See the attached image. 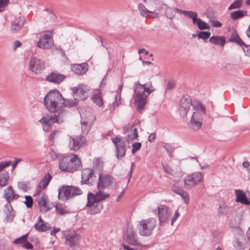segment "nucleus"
<instances>
[{"mask_svg": "<svg viewBox=\"0 0 250 250\" xmlns=\"http://www.w3.org/2000/svg\"><path fill=\"white\" fill-rule=\"evenodd\" d=\"M99 175V182L97 188L99 190L95 194L89 192L87 195V202L86 207L88 208L87 213L90 215L97 214L100 212L103 208V205L100 203L110 195L104 193L102 190L108 188L113 182V177L107 174H103V172L98 174Z\"/></svg>", "mask_w": 250, "mask_h": 250, "instance_id": "f257e3e1", "label": "nucleus"}, {"mask_svg": "<svg viewBox=\"0 0 250 250\" xmlns=\"http://www.w3.org/2000/svg\"><path fill=\"white\" fill-rule=\"evenodd\" d=\"M43 104L45 108L50 112L65 117L67 112L63 110L65 106L73 107V103L67 104L61 93L57 89L50 91L44 97Z\"/></svg>", "mask_w": 250, "mask_h": 250, "instance_id": "f03ea898", "label": "nucleus"}, {"mask_svg": "<svg viewBox=\"0 0 250 250\" xmlns=\"http://www.w3.org/2000/svg\"><path fill=\"white\" fill-rule=\"evenodd\" d=\"M59 167L62 171L74 172L82 167L81 160L76 154L65 156L59 161Z\"/></svg>", "mask_w": 250, "mask_h": 250, "instance_id": "7ed1b4c3", "label": "nucleus"}, {"mask_svg": "<svg viewBox=\"0 0 250 250\" xmlns=\"http://www.w3.org/2000/svg\"><path fill=\"white\" fill-rule=\"evenodd\" d=\"M134 94L133 97L137 110H141L146 104V99L150 93H147L145 85H143L137 81L134 84Z\"/></svg>", "mask_w": 250, "mask_h": 250, "instance_id": "20e7f679", "label": "nucleus"}, {"mask_svg": "<svg viewBox=\"0 0 250 250\" xmlns=\"http://www.w3.org/2000/svg\"><path fill=\"white\" fill-rule=\"evenodd\" d=\"M156 224L157 221L154 218L142 220L139 222L137 227L139 234L146 237L151 235Z\"/></svg>", "mask_w": 250, "mask_h": 250, "instance_id": "39448f33", "label": "nucleus"}, {"mask_svg": "<svg viewBox=\"0 0 250 250\" xmlns=\"http://www.w3.org/2000/svg\"><path fill=\"white\" fill-rule=\"evenodd\" d=\"M64 117L58 115L56 114L54 116L44 115L39 121L42 126V128L44 131H49L52 128L53 124L58 123L59 124L63 121Z\"/></svg>", "mask_w": 250, "mask_h": 250, "instance_id": "423d86ee", "label": "nucleus"}, {"mask_svg": "<svg viewBox=\"0 0 250 250\" xmlns=\"http://www.w3.org/2000/svg\"><path fill=\"white\" fill-rule=\"evenodd\" d=\"M111 140L115 145L117 157L118 159L123 158L125 156L126 151L125 140L120 135H118L115 138H112Z\"/></svg>", "mask_w": 250, "mask_h": 250, "instance_id": "0eeeda50", "label": "nucleus"}, {"mask_svg": "<svg viewBox=\"0 0 250 250\" xmlns=\"http://www.w3.org/2000/svg\"><path fill=\"white\" fill-rule=\"evenodd\" d=\"M203 175L201 172H195L188 175L184 179V183L187 189H191L197 185L202 180Z\"/></svg>", "mask_w": 250, "mask_h": 250, "instance_id": "6e6552de", "label": "nucleus"}, {"mask_svg": "<svg viewBox=\"0 0 250 250\" xmlns=\"http://www.w3.org/2000/svg\"><path fill=\"white\" fill-rule=\"evenodd\" d=\"M96 171L89 168L83 169L81 173V184H86L89 186H92L95 182V178L96 177Z\"/></svg>", "mask_w": 250, "mask_h": 250, "instance_id": "1a4fd4ad", "label": "nucleus"}, {"mask_svg": "<svg viewBox=\"0 0 250 250\" xmlns=\"http://www.w3.org/2000/svg\"><path fill=\"white\" fill-rule=\"evenodd\" d=\"M159 222L163 226L167 221L171 215V209L166 205H160L157 208Z\"/></svg>", "mask_w": 250, "mask_h": 250, "instance_id": "9d476101", "label": "nucleus"}, {"mask_svg": "<svg viewBox=\"0 0 250 250\" xmlns=\"http://www.w3.org/2000/svg\"><path fill=\"white\" fill-rule=\"evenodd\" d=\"M86 138L84 136L80 135L75 137H70L69 147L70 150L77 151L85 143Z\"/></svg>", "mask_w": 250, "mask_h": 250, "instance_id": "9b49d317", "label": "nucleus"}, {"mask_svg": "<svg viewBox=\"0 0 250 250\" xmlns=\"http://www.w3.org/2000/svg\"><path fill=\"white\" fill-rule=\"evenodd\" d=\"M202 121L203 118L201 113L198 111L194 112L188 123V126L192 130L197 131L201 128Z\"/></svg>", "mask_w": 250, "mask_h": 250, "instance_id": "f8f14e48", "label": "nucleus"}, {"mask_svg": "<svg viewBox=\"0 0 250 250\" xmlns=\"http://www.w3.org/2000/svg\"><path fill=\"white\" fill-rule=\"evenodd\" d=\"M30 70L35 73H40L44 69V63L43 61L36 57H33L29 62Z\"/></svg>", "mask_w": 250, "mask_h": 250, "instance_id": "ddd939ff", "label": "nucleus"}, {"mask_svg": "<svg viewBox=\"0 0 250 250\" xmlns=\"http://www.w3.org/2000/svg\"><path fill=\"white\" fill-rule=\"evenodd\" d=\"M51 34H45L42 35L37 43V46L41 48L48 49L50 48L53 43Z\"/></svg>", "mask_w": 250, "mask_h": 250, "instance_id": "4468645a", "label": "nucleus"}, {"mask_svg": "<svg viewBox=\"0 0 250 250\" xmlns=\"http://www.w3.org/2000/svg\"><path fill=\"white\" fill-rule=\"evenodd\" d=\"M125 238L127 243L131 245L140 246L141 243L137 241L136 234L132 228H127L125 234Z\"/></svg>", "mask_w": 250, "mask_h": 250, "instance_id": "2eb2a0df", "label": "nucleus"}, {"mask_svg": "<svg viewBox=\"0 0 250 250\" xmlns=\"http://www.w3.org/2000/svg\"><path fill=\"white\" fill-rule=\"evenodd\" d=\"M63 234L66 239L65 243L70 246H74L79 243L80 236L75 231L64 232Z\"/></svg>", "mask_w": 250, "mask_h": 250, "instance_id": "dca6fc26", "label": "nucleus"}, {"mask_svg": "<svg viewBox=\"0 0 250 250\" xmlns=\"http://www.w3.org/2000/svg\"><path fill=\"white\" fill-rule=\"evenodd\" d=\"M72 186H63L59 190L58 197L59 199L65 201L72 197Z\"/></svg>", "mask_w": 250, "mask_h": 250, "instance_id": "f3484780", "label": "nucleus"}, {"mask_svg": "<svg viewBox=\"0 0 250 250\" xmlns=\"http://www.w3.org/2000/svg\"><path fill=\"white\" fill-rule=\"evenodd\" d=\"M89 89L87 86L80 85L79 87H74V95L82 100L86 99L88 97Z\"/></svg>", "mask_w": 250, "mask_h": 250, "instance_id": "a211bd4d", "label": "nucleus"}, {"mask_svg": "<svg viewBox=\"0 0 250 250\" xmlns=\"http://www.w3.org/2000/svg\"><path fill=\"white\" fill-rule=\"evenodd\" d=\"M65 78L66 76L64 75L60 74L57 71H53L46 76L45 80L55 84H60Z\"/></svg>", "mask_w": 250, "mask_h": 250, "instance_id": "6ab92c4d", "label": "nucleus"}, {"mask_svg": "<svg viewBox=\"0 0 250 250\" xmlns=\"http://www.w3.org/2000/svg\"><path fill=\"white\" fill-rule=\"evenodd\" d=\"M4 197L7 202V204H10V202L14 200H17L19 195L15 194L14 192L12 186H9L8 188H5L4 190Z\"/></svg>", "mask_w": 250, "mask_h": 250, "instance_id": "aec40b11", "label": "nucleus"}, {"mask_svg": "<svg viewBox=\"0 0 250 250\" xmlns=\"http://www.w3.org/2000/svg\"><path fill=\"white\" fill-rule=\"evenodd\" d=\"M23 17H15L12 21L11 30L13 33L18 31L23 26L24 22Z\"/></svg>", "mask_w": 250, "mask_h": 250, "instance_id": "412c9836", "label": "nucleus"}, {"mask_svg": "<svg viewBox=\"0 0 250 250\" xmlns=\"http://www.w3.org/2000/svg\"><path fill=\"white\" fill-rule=\"evenodd\" d=\"M236 196V201L246 205H250V201L247 198L246 193L241 189H237L235 191Z\"/></svg>", "mask_w": 250, "mask_h": 250, "instance_id": "4be33fe9", "label": "nucleus"}, {"mask_svg": "<svg viewBox=\"0 0 250 250\" xmlns=\"http://www.w3.org/2000/svg\"><path fill=\"white\" fill-rule=\"evenodd\" d=\"M167 13H170L173 16L175 15H184V16H197L196 12L189 11H185L179 9L178 8H169L167 9Z\"/></svg>", "mask_w": 250, "mask_h": 250, "instance_id": "5701e85b", "label": "nucleus"}, {"mask_svg": "<svg viewBox=\"0 0 250 250\" xmlns=\"http://www.w3.org/2000/svg\"><path fill=\"white\" fill-rule=\"evenodd\" d=\"M192 101L190 98L188 96V98L183 97L181 100L180 110L183 111L185 115H187L188 111L191 105Z\"/></svg>", "mask_w": 250, "mask_h": 250, "instance_id": "b1692460", "label": "nucleus"}, {"mask_svg": "<svg viewBox=\"0 0 250 250\" xmlns=\"http://www.w3.org/2000/svg\"><path fill=\"white\" fill-rule=\"evenodd\" d=\"M209 42L216 45L223 47L226 43V38L223 36H212L209 38Z\"/></svg>", "mask_w": 250, "mask_h": 250, "instance_id": "393cba45", "label": "nucleus"}, {"mask_svg": "<svg viewBox=\"0 0 250 250\" xmlns=\"http://www.w3.org/2000/svg\"><path fill=\"white\" fill-rule=\"evenodd\" d=\"M87 70L86 63L75 64L72 66V70L75 74L78 75H83L84 74Z\"/></svg>", "mask_w": 250, "mask_h": 250, "instance_id": "a878e982", "label": "nucleus"}, {"mask_svg": "<svg viewBox=\"0 0 250 250\" xmlns=\"http://www.w3.org/2000/svg\"><path fill=\"white\" fill-rule=\"evenodd\" d=\"M228 41L235 43L239 46L246 45V43L241 40L236 31H234L232 32Z\"/></svg>", "mask_w": 250, "mask_h": 250, "instance_id": "bb28decb", "label": "nucleus"}, {"mask_svg": "<svg viewBox=\"0 0 250 250\" xmlns=\"http://www.w3.org/2000/svg\"><path fill=\"white\" fill-rule=\"evenodd\" d=\"M51 179V175L49 173H46L44 175L43 179L38 184V188H39V190H42V189L45 188L48 185Z\"/></svg>", "mask_w": 250, "mask_h": 250, "instance_id": "cd10ccee", "label": "nucleus"}, {"mask_svg": "<svg viewBox=\"0 0 250 250\" xmlns=\"http://www.w3.org/2000/svg\"><path fill=\"white\" fill-rule=\"evenodd\" d=\"M192 19L193 23L194 24H197L198 28L200 30L204 29H209V26L205 21L201 20L200 19H198L197 17H189Z\"/></svg>", "mask_w": 250, "mask_h": 250, "instance_id": "c85d7f7f", "label": "nucleus"}, {"mask_svg": "<svg viewBox=\"0 0 250 250\" xmlns=\"http://www.w3.org/2000/svg\"><path fill=\"white\" fill-rule=\"evenodd\" d=\"M93 102L99 106H102L103 104V100L101 94V91L97 89L94 91L92 97Z\"/></svg>", "mask_w": 250, "mask_h": 250, "instance_id": "c756f323", "label": "nucleus"}, {"mask_svg": "<svg viewBox=\"0 0 250 250\" xmlns=\"http://www.w3.org/2000/svg\"><path fill=\"white\" fill-rule=\"evenodd\" d=\"M38 203L41 212H47L51 208L47 205L45 199L43 196H42L38 199Z\"/></svg>", "mask_w": 250, "mask_h": 250, "instance_id": "7c9ffc66", "label": "nucleus"}, {"mask_svg": "<svg viewBox=\"0 0 250 250\" xmlns=\"http://www.w3.org/2000/svg\"><path fill=\"white\" fill-rule=\"evenodd\" d=\"M104 162L100 158H97L93 162V171H96L97 174L102 172L103 171Z\"/></svg>", "mask_w": 250, "mask_h": 250, "instance_id": "2f4dec72", "label": "nucleus"}, {"mask_svg": "<svg viewBox=\"0 0 250 250\" xmlns=\"http://www.w3.org/2000/svg\"><path fill=\"white\" fill-rule=\"evenodd\" d=\"M191 105L193 106L194 110L200 111L203 114H206V107L203 105L201 102L197 101H193L191 103Z\"/></svg>", "mask_w": 250, "mask_h": 250, "instance_id": "473e14b6", "label": "nucleus"}, {"mask_svg": "<svg viewBox=\"0 0 250 250\" xmlns=\"http://www.w3.org/2000/svg\"><path fill=\"white\" fill-rule=\"evenodd\" d=\"M34 227L35 229L40 232L45 231L51 229L49 223L46 222H42V223H36Z\"/></svg>", "mask_w": 250, "mask_h": 250, "instance_id": "72a5a7b5", "label": "nucleus"}, {"mask_svg": "<svg viewBox=\"0 0 250 250\" xmlns=\"http://www.w3.org/2000/svg\"><path fill=\"white\" fill-rule=\"evenodd\" d=\"M9 178V173L7 171H5L0 174V188L4 187L7 184Z\"/></svg>", "mask_w": 250, "mask_h": 250, "instance_id": "f704fd0d", "label": "nucleus"}, {"mask_svg": "<svg viewBox=\"0 0 250 250\" xmlns=\"http://www.w3.org/2000/svg\"><path fill=\"white\" fill-rule=\"evenodd\" d=\"M175 192L181 196L186 204H188L189 201V197L187 192L181 189H178Z\"/></svg>", "mask_w": 250, "mask_h": 250, "instance_id": "c9c22d12", "label": "nucleus"}, {"mask_svg": "<svg viewBox=\"0 0 250 250\" xmlns=\"http://www.w3.org/2000/svg\"><path fill=\"white\" fill-rule=\"evenodd\" d=\"M229 211V208L224 203H221L218 210V215L219 216H223L227 213Z\"/></svg>", "mask_w": 250, "mask_h": 250, "instance_id": "e433bc0d", "label": "nucleus"}, {"mask_svg": "<svg viewBox=\"0 0 250 250\" xmlns=\"http://www.w3.org/2000/svg\"><path fill=\"white\" fill-rule=\"evenodd\" d=\"M138 9L141 16H145L146 14V16H148V14L153 13V12L147 10L145 6L142 3L138 4Z\"/></svg>", "mask_w": 250, "mask_h": 250, "instance_id": "4c0bfd02", "label": "nucleus"}, {"mask_svg": "<svg viewBox=\"0 0 250 250\" xmlns=\"http://www.w3.org/2000/svg\"><path fill=\"white\" fill-rule=\"evenodd\" d=\"M56 211L60 215H63L68 213L65 208L61 204H57L55 206Z\"/></svg>", "mask_w": 250, "mask_h": 250, "instance_id": "58836bf2", "label": "nucleus"}, {"mask_svg": "<svg viewBox=\"0 0 250 250\" xmlns=\"http://www.w3.org/2000/svg\"><path fill=\"white\" fill-rule=\"evenodd\" d=\"M197 35L199 39L206 40L210 37V33L208 31H197Z\"/></svg>", "mask_w": 250, "mask_h": 250, "instance_id": "ea45409f", "label": "nucleus"}, {"mask_svg": "<svg viewBox=\"0 0 250 250\" xmlns=\"http://www.w3.org/2000/svg\"><path fill=\"white\" fill-rule=\"evenodd\" d=\"M163 146L168 153L169 156L171 157H173V152L175 150L174 147H173L171 145L168 143L165 144Z\"/></svg>", "mask_w": 250, "mask_h": 250, "instance_id": "a19ab883", "label": "nucleus"}, {"mask_svg": "<svg viewBox=\"0 0 250 250\" xmlns=\"http://www.w3.org/2000/svg\"><path fill=\"white\" fill-rule=\"evenodd\" d=\"M28 237V233L25 234L21 237L15 239L13 243L15 244H22L23 245L24 242L27 240Z\"/></svg>", "mask_w": 250, "mask_h": 250, "instance_id": "79ce46f5", "label": "nucleus"}, {"mask_svg": "<svg viewBox=\"0 0 250 250\" xmlns=\"http://www.w3.org/2000/svg\"><path fill=\"white\" fill-rule=\"evenodd\" d=\"M233 246L237 249L241 250L244 248V245L239 238H236L233 242Z\"/></svg>", "mask_w": 250, "mask_h": 250, "instance_id": "37998d69", "label": "nucleus"}, {"mask_svg": "<svg viewBox=\"0 0 250 250\" xmlns=\"http://www.w3.org/2000/svg\"><path fill=\"white\" fill-rule=\"evenodd\" d=\"M243 0H236L229 6L228 9L231 10L239 8L242 3Z\"/></svg>", "mask_w": 250, "mask_h": 250, "instance_id": "c03bdc74", "label": "nucleus"}, {"mask_svg": "<svg viewBox=\"0 0 250 250\" xmlns=\"http://www.w3.org/2000/svg\"><path fill=\"white\" fill-rule=\"evenodd\" d=\"M25 201H24V203L28 208H31L33 206V199L31 196L25 195Z\"/></svg>", "mask_w": 250, "mask_h": 250, "instance_id": "a18cd8bd", "label": "nucleus"}, {"mask_svg": "<svg viewBox=\"0 0 250 250\" xmlns=\"http://www.w3.org/2000/svg\"><path fill=\"white\" fill-rule=\"evenodd\" d=\"M9 2V0H0V12L5 10Z\"/></svg>", "mask_w": 250, "mask_h": 250, "instance_id": "49530a36", "label": "nucleus"}, {"mask_svg": "<svg viewBox=\"0 0 250 250\" xmlns=\"http://www.w3.org/2000/svg\"><path fill=\"white\" fill-rule=\"evenodd\" d=\"M142 146V144L140 142H135L132 144V153L134 154L137 151L139 150Z\"/></svg>", "mask_w": 250, "mask_h": 250, "instance_id": "de8ad7c7", "label": "nucleus"}, {"mask_svg": "<svg viewBox=\"0 0 250 250\" xmlns=\"http://www.w3.org/2000/svg\"><path fill=\"white\" fill-rule=\"evenodd\" d=\"M144 85H145V87H146L148 93L150 94L155 90V88L153 86L151 81L148 82L147 83H146Z\"/></svg>", "mask_w": 250, "mask_h": 250, "instance_id": "09e8293b", "label": "nucleus"}, {"mask_svg": "<svg viewBox=\"0 0 250 250\" xmlns=\"http://www.w3.org/2000/svg\"><path fill=\"white\" fill-rule=\"evenodd\" d=\"M247 14L246 11L237 10L230 13L229 16H245Z\"/></svg>", "mask_w": 250, "mask_h": 250, "instance_id": "8fccbe9b", "label": "nucleus"}, {"mask_svg": "<svg viewBox=\"0 0 250 250\" xmlns=\"http://www.w3.org/2000/svg\"><path fill=\"white\" fill-rule=\"evenodd\" d=\"M72 196H76V195H79L82 193V191L81 189L77 187H74L72 186Z\"/></svg>", "mask_w": 250, "mask_h": 250, "instance_id": "3c124183", "label": "nucleus"}, {"mask_svg": "<svg viewBox=\"0 0 250 250\" xmlns=\"http://www.w3.org/2000/svg\"><path fill=\"white\" fill-rule=\"evenodd\" d=\"M11 164V161L8 162H0V171L2 170L4 168L9 166Z\"/></svg>", "mask_w": 250, "mask_h": 250, "instance_id": "603ef678", "label": "nucleus"}, {"mask_svg": "<svg viewBox=\"0 0 250 250\" xmlns=\"http://www.w3.org/2000/svg\"><path fill=\"white\" fill-rule=\"evenodd\" d=\"M163 168L164 171L169 174L172 175V169L169 167V166L167 164H165L163 165Z\"/></svg>", "mask_w": 250, "mask_h": 250, "instance_id": "864d4df0", "label": "nucleus"}, {"mask_svg": "<svg viewBox=\"0 0 250 250\" xmlns=\"http://www.w3.org/2000/svg\"><path fill=\"white\" fill-rule=\"evenodd\" d=\"M22 247L27 250H32L33 248V245L27 241V240L24 242L23 245H22Z\"/></svg>", "mask_w": 250, "mask_h": 250, "instance_id": "5fc2aeb1", "label": "nucleus"}, {"mask_svg": "<svg viewBox=\"0 0 250 250\" xmlns=\"http://www.w3.org/2000/svg\"><path fill=\"white\" fill-rule=\"evenodd\" d=\"M180 216V213L179 212L178 209H177L175 212V213L172 217L171 220V225H173L174 223L175 222V221L177 220V219Z\"/></svg>", "mask_w": 250, "mask_h": 250, "instance_id": "6e6d98bb", "label": "nucleus"}, {"mask_svg": "<svg viewBox=\"0 0 250 250\" xmlns=\"http://www.w3.org/2000/svg\"><path fill=\"white\" fill-rule=\"evenodd\" d=\"M210 22L212 26L215 27H220L222 25V24L220 21L216 20H210Z\"/></svg>", "mask_w": 250, "mask_h": 250, "instance_id": "4d7b16f0", "label": "nucleus"}, {"mask_svg": "<svg viewBox=\"0 0 250 250\" xmlns=\"http://www.w3.org/2000/svg\"><path fill=\"white\" fill-rule=\"evenodd\" d=\"M82 130L84 133H87L89 129L87 128V122L83 121L82 123Z\"/></svg>", "mask_w": 250, "mask_h": 250, "instance_id": "13d9d810", "label": "nucleus"}, {"mask_svg": "<svg viewBox=\"0 0 250 250\" xmlns=\"http://www.w3.org/2000/svg\"><path fill=\"white\" fill-rule=\"evenodd\" d=\"M22 161L21 158H16L15 159V161L14 162L12 166V171H13L15 167H16L17 165L20 162Z\"/></svg>", "mask_w": 250, "mask_h": 250, "instance_id": "bf43d9fd", "label": "nucleus"}, {"mask_svg": "<svg viewBox=\"0 0 250 250\" xmlns=\"http://www.w3.org/2000/svg\"><path fill=\"white\" fill-rule=\"evenodd\" d=\"M18 185L20 188L25 190H26L28 188L27 184L22 182H19Z\"/></svg>", "mask_w": 250, "mask_h": 250, "instance_id": "052dcab7", "label": "nucleus"}, {"mask_svg": "<svg viewBox=\"0 0 250 250\" xmlns=\"http://www.w3.org/2000/svg\"><path fill=\"white\" fill-rule=\"evenodd\" d=\"M131 130L133 131V134H132V137H131V138L132 139H136L138 137L137 129L133 126V128H131Z\"/></svg>", "mask_w": 250, "mask_h": 250, "instance_id": "680f3d73", "label": "nucleus"}, {"mask_svg": "<svg viewBox=\"0 0 250 250\" xmlns=\"http://www.w3.org/2000/svg\"><path fill=\"white\" fill-rule=\"evenodd\" d=\"M21 46V43L19 41H15L14 42L13 50L15 51L17 48Z\"/></svg>", "mask_w": 250, "mask_h": 250, "instance_id": "e2e57ef3", "label": "nucleus"}, {"mask_svg": "<svg viewBox=\"0 0 250 250\" xmlns=\"http://www.w3.org/2000/svg\"><path fill=\"white\" fill-rule=\"evenodd\" d=\"M59 132H60V131L59 130H55L53 131L50 134V140L53 141L54 139L55 136L56 135V134L58 133Z\"/></svg>", "mask_w": 250, "mask_h": 250, "instance_id": "0e129e2a", "label": "nucleus"}, {"mask_svg": "<svg viewBox=\"0 0 250 250\" xmlns=\"http://www.w3.org/2000/svg\"><path fill=\"white\" fill-rule=\"evenodd\" d=\"M15 217L14 214L12 212H9L6 215V219L9 222H12Z\"/></svg>", "mask_w": 250, "mask_h": 250, "instance_id": "69168bd1", "label": "nucleus"}, {"mask_svg": "<svg viewBox=\"0 0 250 250\" xmlns=\"http://www.w3.org/2000/svg\"><path fill=\"white\" fill-rule=\"evenodd\" d=\"M175 87V85L174 83L172 82H168L167 84V89L170 90L174 88Z\"/></svg>", "mask_w": 250, "mask_h": 250, "instance_id": "338daca9", "label": "nucleus"}, {"mask_svg": "<svg viewBox=\"0 0 250 250\" xmlns=\"http://www.w3.org/2000/svg\"><path fill=\"white\" fill-rule=\"evenodd\" d=\"M156 139V134L152 133L150 134L148 137V141L150 142H153L155 141Z\"/></svg>", "mask_w": 250, "mask_h": 250, "instance_id": "774afa93", "label": "nucleus"}]
</instances>
